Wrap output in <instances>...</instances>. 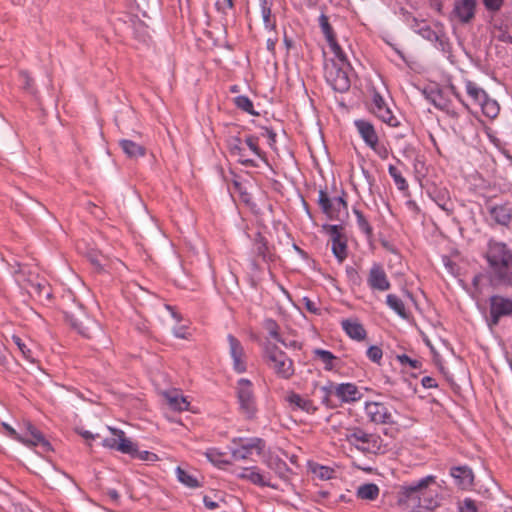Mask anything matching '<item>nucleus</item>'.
Listing matches in <instances>:
<instances>
[{
	"instance_id": "nucleus-62",
	"label": "nucleus",
	"mask_w": 512,
	"mask_h": 512,
	"mask_svg": "<svg viewBox=\"0 0 512 512\" xmlns=\"http://www.w3.org/2000/svg\"><path fill=\"white\" fill-rule=\"evenodd\" d=\"M421 383L424 388H436L437 383L436 380L430 376H425L422 378Z\"/></svg>"
},
{
	"instance_id": "nucleus-12",
	"label": "nucleus",
	"mask_w": 512,
	"mask_h": 512,
	"mask_svg": "<svg viewBox=\"0 0 512 512\" xmlns=\"http://www.w3.org/2000/svg\"><path fill=\"white\" fill-rule=\"evenodd\" d=\"M370 112L391 127H397L399 125L398 119L393 115V112L377 91L373 92Z\"/></svg>"
},
{
	"instance_id": "nucleus-45",
	"label": "nucleus",
	"mask_w": 512,
	"mask_h": 512,
	"mask_svg": "<svg viewBox=\"0 0 512 512\" xmlns=\"http://www.w3.org/2000/svg\"><path fill=\"white\" fill-rule=\"evenodd\" d=\"M388 172L389 175L393 178L394 183L399 190H406L408 188L407 181L395 166L389 165Z\"/></svg>"
},
{
	"instance_id": "nucleus-32",
	"label": "nucleus",
	"mask_w": 512,
	"mask_h": 512,
	"mask_svg": "<svg viewBox=\"0 0 512 512\" xmlns=\"http://www.w3.org/2000/svg\"><path fill=\"white\" fill-rule=\"evenodd\" d=\"M466 91L469 97L474 101L475 104L479 105L481 102L486 100L488 96L484 89L479 87L476 83L468 80L466 81Z\"/></svg>"
},
{
	"instance_id": "nucleus-6",
	"label": "nucleus",
	"mask_w": 512,
	"mask_h": 512,
	"mask_svg": "<svg viewBox=\"0 0 512 512\" xmlns=\"http://www.w3.org/2000/svg\"><path fill=\"white\" fill-rule=\"evenodd\" d=\"M232 444L230 453L236 461L252 459L254 455L260 456L265 448V441L259 437L233 438Z\"/></svg>"
},
{
	"instance_id": "nucleus-9",
	"label": "nucleus",
	"mask_w": 512,
	"mask_h": 512,
	"mask_svg": "<svg viewBox=\"0 0 512 512\" xmlns=\"http://www.w3.org/2000/svg\"><path fill=\"white\" fill-rule=\"evenodd\" d=\"M322 229L330 237L333 254L340 262H342L348 255V239L345 234L344 226L324 224Z\"/></svg>"
},
{
	"instance_id": "nucleus-53",
	"label": "nucleus",
	"mask_w": 512,
	"mask_h": 512,
	"mask_svg": "<svg viewBox=\"0 0 512 512\" xmlns=\"http://www.w3.org/2000/svg\"><path fill=\"white\" fill-rule=\"evenodd\" d=\"M397 360L402 365H409L413 369H419L422 366V362L417 359H412L406 354L397 355Z\"/></svg>"
},
{
	"instance_id": "nucleus-13",
	"label": "nucleus",
	"mask_w": 512,
	"mask_h": 512,
	"mask_svg": "<svg viewBox=\"0 0 512 512\" xmlns=\"http://www.w3.org/2000/svg\"><path fill=\"white\" fill-rule=\"evenodd\" d=\"M26 430L22 433L21 443L27 446H38L43 452L52 450L51 444L45 439L44 435L33 424L27 422L25 424Z\"/></svg>"
},
{
	"instance_id": "nucleus-29",
	"label": "nucleus",
	"mask_w": 512,
	"mask_h": 512,
	"mask_svg": "<svg viewBox=\"0 0 512 512\" xmlns=\"http://www.w3.org/2000/svg\"><path fill=\"white\" fill-rule=\"evenodd\" d=\"M353 214L356 217L358 229L364 234L367 240H372L374 238V231L369 219L356 207H353Z\"/></svg>"
},
{
	"instance_id": "nucleus-1",
	"label": "nucleus",
	"mask_w": 512,
	"mask_h": 512,
	"mask_svg": "<svg viewBox=\"0 0 512 512\" xmlns=\"http://www.w3.org/2000/svg\"><path fill=\"white\" fill-rule=\"evenodd\" d=\"M488 262L489 274L480 273L473 277V285L478 288L488 282L493 286H512V251L503 242L490 240L484 255Z\"/></svg>"
},
{
	"instance_id": "nucleus-36",
	"label": "nucleus",
	"mask_w": 512,
	"mask_h": 512,
	"mask_svg": "<svg viewBox=\"0 0 512 512\" xmlns=\"http://www.w3.org/2000/svg\"><path fill=\"white\" fill-rule=\"evenodd\" d=\"M387 305L393 309L400 317L406 319L408 317V314L405 309V305L403 301L394 294H389L387 296Z\"/></svg>"
},
{
	"instance_id": "nucleus-26",
	"label": "nucleus",
	"mask_w": 512,
	"mask_h": 512,
	"mask_svg": "<svg viewBox=\"0 0 512 512\" xmlns=\"http://www.w3.org/2000/svg\"><path fill=\"white\" fill-rule=\"evenodd\" d=\"M230 153L238 157V161L246 167H256L254 160L245 157V149L241 145V139L234 137L229 144Z\"/></svg>"
},
{
	"instance_id": "nucleus-50",
	"label": "nucleus",
	"mask_w": 512,
	"mask_h": 512,
	"mask_svg": "<svg viewBox=\"0 0 512 512\" xmlns=\"http://www.w3.org/2000/svg\"><path fill=\"white\" fill-rule=\"evenodd\" d=\"M245 143L249 147V149L258 157L264 158V153L259 148V139L257 136L248 135L245 138Z\"/></svg>"
},
{
	"instance_id": "nucleus-40",
	"label": "nucleus",
	"mask_w": 512,
	"mask_h": 512,
	"mask_svg": "<svg viewBox=\"0 0 512 512\" xmlns=\"http://www.w3.org/2000/svg\"><path fill=\"white\" fill-rule=\"evenodd\" d=\"M176 475L178 480L189 488H197L200 486L199 481L181 467H177Z\"/></svg>"
},
{
	"instance_id": "nucleus-20",
	"label": "nucleus",
	"mask_w": 512,
	"mask_h": 512,
	"mask_svg": "<svg viewBox=\"0 0 512 512\" xmlns=\"http://www.w3.org/2000/svg\"><path fill=\"white\" fill-rule=\"evenodd\" d=\"M286 401L294 411L301 410L306 413L313 414L317 410V407L314 405L312 400L302 397L300 394L295 392H289L286 396Z\"/></svg>"
},
{
	"instance_id": "nucleus-42",
	"label": "nucleus",
	"mask_w": 512,
	"mask_h": 512,
	"mask_svg": "<svg viewBox=\"0 0 512 512\" xmlns=\"http://www.w3.org/2000/svg\"><path fill=\"white\" fill-rule=\"evenodd\" d=\"M334 388L335 383L329 382L328 385L322 386L320 388L322 392V403L326 405L327 407L334 408L337 406L336 403L333 402L332 396H334Z\"/></svg>"
},
{
	"instance_id": "nucleus-64",
	"label": "nucleus",
	"mask_w": 512,
	"mask_h": 512,
	"mask_svg": "<svg viewBox=\"0 0 512 512\" xmlns=\"http://www.w3.org/2000/svg\"><path fill=\"white\" fill-rule=\"evenodd\" d=\"M422 35L429 40L438 39L437 33L431 30L429 27L422 29Z\"/></svg>"
},
{
	"instance_id": "nucleus-38",
	"label": "nucleus",
	"mask_w": 512,
	"mask_h": 512,
	"mask_svg": "<svg viewBox=\"0 0 512 512\" xmlns=\"http://www.w3.org/2000/svg\"><path fill=\"white\" fill-rule=\"evenodd\" d=\"M204 455L215 466L221 467L222 465L230 464L229 461L224 459L225 454L216 448L207 449Z\"/></svg>"
},
{
	"instance_id": "nucleus-24",
	"label": "nucleus",
	"mask_w": 512,
	"mask_h": 512,
	"mask_svg": "<svg viewBox=\"0 0 512 512\" xmlns=\"http://www.w3.org/2000/svg\"><path fill=\"white\" fill-rule=\"evenodd\" d=\"M488 212L495 223L508 226L512 220V208L506 204L488 207Z\"/></svg>"
},
{
	"instance_id": "nucleus-61",
	"label": "nucleus",
	"mask_w": 512,
	"mask_h": 512,
	"mask_svg": "<svg viewBox=\"0 0 512 512\" xmlns=\"http://www.w3.org/2000/svg\"><path fill=\"white\" fill-rule=\"evenodd\" d=\"M264 133L263 136H266L269 140V145L272 147L276 143V133L267 127H264Z\"/></svg>"
},
{
	"instance_id": "nucleus-58",
	"label": "nucleus",
	"mask_w": 512,
	"mask_h": 512,
	"mask_svg": "<svg viewBox=\"0 0 512 512\" xmlns=\"http://www.w3.org/2000/svg\"><path fill=\"white\" fill-rule=\"evenodd\" d=\"M3 428L5 429L6 433L13 439L17 441H21L22 434H19L14 428H12L7 423H2Z\"/></svg>"
},
{
	"instance_id": "nucleus-31",
	"label": "nucleus",
	"mask_w": 512,
	"mask_h": 512,
	"mask_svg": "<svg viewBox=\"0 0 512 512\" xmlns=\"http://www.w3.org/2000/svg\"><path fill=\"white\" fill-rule=\"evenodd\" d=\"M379 487L374 483H366L357 488L356 496L361 500L374 501L379 496Z\"/></svg>"
},
{
	"instance_id": "nucleus-23",
	"label": "nucleus",
	"mask_w": 512,
	"mask_h": 512,
	"mask_svg": "<svg viewBox=\"0 0 512 512\" xmlns=\"http://www.w3.org/2000/svg\"><path fill=\"white\" fill-rule=\"evenodd\" d=\"M367 282L371 288H389L386 273L381 264L374 263L369 271Z\"/></svg>"
},
{
	"instance_id": "nucleus-44",
	"label": "nucleus",
	"mask_w": 512,
	"mask_h": 512,
	"mask_svg": "<svg viewBox=\"0 0 512 512\" xmlns=\"http://www.w3.org/2000/svg\"><path fill=\"white\" fill-rule=\"evenodd\" d=\"M12 341L18 347L19 351L21 352V354L23 355V357L26 360H28L30 362L35 361L32 350L28 347V345L19 336L13 335Z\"/></svg>"
},
{
	"instance_id": "nucleus-39",
	"label": "nucleus",
	"mask_w": 512,
	"mask_h": 512,
	"mask_svg": "<svg viewBox=\"0 0 512 512\" xmlns=\"http://www.w3.org/2000/svg\"><path fill=\"white\" fill-rule=\"evenodd\" d=\"M234 104L238 109H240L250 115H253V116L259 115V113L254 110L253 102L247 96L240 95V96L235 97Z\"/></svg>"
},
{
	"instance_id": "nucleus-17",
	"label": "nucleus",
	"mask_w": 512,
	"mask_h": 512,
	"mask_svg": "<svg viewBox=\"0 0 512 512\" xmlns=\"http://www.w3.org/2000/svg\"><path fill=\"white\" fill-rule=\"evenodd\" d=\"M427 99L439 110L445 111L453 118L458 117L457 111L454 109L452 102L441 89L431 90L427 94Z\"/></svg>"
},
{
	"instance_id": "nucleus-47",
	"label": "nucleus",
	"mask_w": 512,
	"mask_h": 512,
	"mask_svg": "<svg viewBox=\"0 0 512 512\" xmlns=\"http://www.w3.org/2000/svg\"><path fill=\"white\" fill-rule=\"evenodd\" d=\"M319 26L321 28L322 33L324 34L327 41L333 40L336 38L334 30L329 23V19L325 14H321L319 17Z\"/></svg>"
},
{
	"instance_id": "nucleus-21",
	"label": "nucleus",
	"mask_w": 512,
	"mask_h": 512,
	"mask_svg": "<svg viewBox=\"0 0 512 512\" xmlns=\"http://www.w3.org/2000/svg\"><path fill=\"white\" fill-rule=\"evenodd\" d=\"M354 125L360 137L368 147L372 146V144H376V141L379 140L375 127L369 121L358 119L354 121Z\"/></svg>"
},
{
	"instance_id": "nucleus-5",
	"label": "nucleus",
	"mask_w": 512,
	"mask_h": 512,
	"mask_svg": "<svg viewBox=\"0 0 512 512\" xmlns=\"http://www.w3.org/2000/svg\"><path fill=\"white\" fill-rule=\"evenodd\" d=\"M486 322L490 328L497 326L502 318L512 317V296L493 294L487 300Z\"/></svg>"
},
{
	"instance_id": "nucleus-52",
	"label": "nucleus",
	"mask_w": 512,
	"mask_h": 512,
	"mask_svg": "<svg viewBox=\"0 0 512 512\" xmlns=\"http://www.w3.org/2000/svg\"><path fill=\"white\" fill-rule=\"evenodd\" d=\"M133 458H138L142 461H156L158 459V456L155 453L149 452V451H139L136 447V452H133L132 454H129Z\"/></svg>"
},
{
	"instance_id": "nucleus-30",
	"label": "nucleus",
	"mask_w": 512,
	"mask_h": 512,
	"mask_svg": "<svg viewBox=\"0 0 512 512\" xmlns=\"http://www.w3.org/2000/svg\"><path fill=\"white\" fill-rule=\"evenodd\" d=\"M442 261L446 273L450 277L457 279L459 285L465 286L464 280L461 278V267L458 264L457 257L443 256Z\"/></svg>"
},
{
	"instance_id": "nucleus-59",
	"label": "nucleus",
	"mask_w": 512,
	"mask_h": 512,
	"mask_svg": "<svg viewBox=\"0 0 512 512\" xmlns=\"http://www.w3.org/2000/svg\"><path fill=\"white\" fill-rule=\"evenodd\" d=\"M460 512H478L475 502L471 499H465Z\"/></svg>"
},
{
	"instance_id": "nucleus-41",
	"label": "nucleus",
	"mask_w": 512,
	"mask_h": 512,
	"mask_svg": "<svg viewBox=\"0 0 512 512\" xmlns=\"http://www.w3.org/2000/svg\"><path fill=\"white\" fill-rule=\"evenodd\" d=\"M479 106L482 109V112L489 118H494L498 115L499 106L496 101L490 99L488 96L486 100L481 102Z\"/></svg>"
},
{
	"instance_id": "nucleus-2",
	"label": "nucleus",
	"mask_w": 512,
	"mask_h": 512,
	"mask_svg": "<svg viewBox=\"0 0 512 512\" xmlns=\"http://www.w3.org/2000/svg\"><path fill=\"white\" fill-rule=\"evenodd\" d=\"M435 483V477L426 476L409 485L402 486L400 501L411 507L433 510L438 506V501L428 493V486Z\"/></svg>"
},
{
	"instance_id": "nucleus-11",
	"label": "nucleus",
	"mask_w": 512,
	"mask_h": 512,
	"mask_svg": "<svg viewBox=\"0 0 512 512\" xmlns=\"http://www.w3.org/2000/svg\"><path fill=\"white\" fill-rule=\"evenodd\" d=\"M108 429L112 433L113 437L105 438L103 440L102 445L104 447L115 449L124 454H132L133 452H136V444L126 438L124 431L113 427H108Z\"/></svg>"
},
{
	"instance_id": "nucleus-55",
	"label": "nucleus",
	"mask_w": 512,
	"mask_h": 512,
	"mask_svg": "<svg viewBox=\"0 0 512 512\" xmlns=\"http://www.w3.org/2000/svg\"><path fill=\"white\" fill-rule=\"evenodd\" d=\"M381 159L385 160L389 156V150L387 147L380 143L379 140L376 141V144H372V146H369Z\"/></svg>"
},
{
	"instance_id": "nucleus-10",
	"label": "nucleus",
	"mask_w": 512,
	"mask_h": 512,
	"mask_svg": "<svg viewBox=\"0 0 512 512\" xmlns=\"http://www.w3.org/2000/svg\"><path fill=\"white\" fill-rule=\"evenodd\" d=\"M364 412L367 419L374 424H393V415L390 409L381 402H366Z\"/></svg>"
},
{
	"instance_id": "nucleus-49",
	"label": "nucleus",
	"mask_w": 512,
	"mask_h": 512,
	"mask_svg": "<svg viewBox=\"0 0 512 512\" xmlns=\"http://www.w3.org/2000/svg\"><path fill=\"white\" fill-rule=\"evenodd\" d=\"M314 475L319 478L320 480H329L334 477L335 470L328 467V466H322L317 465L313 468Z\"/></svg>"
},
{
	"instance_id": "nucleus-25",
	"label": "nucleus",
	"mask_w": 512,
	"mask_h": 512,
	"mask_svg": "<svg viewBox=\"0 0 512 512\" xmlns=\"http://www.w3.org/2000/svg\"><path fill=\"white\" fill-rule=\"evenodd\" d=\"M119 145L126 156L131 159H137L145 156L146 154V148L132 140L122 139L119 141Z\"/></svg>"
},
{
	"instance_id": "nucleus-56",
	"label": "nucleus",
	"mask_w": 512,
	"mask_h": 512,
	"mask_svg": "<svg viewBox=\"0 0 512 512\" xmlns=\"http://www.w3.org/2000/svg\"><path fill=\"white\" fill-rule=\"evenodd\" d=\"M303 302H304V305H305L306 309L310 313L315 314V315H320L321 314V310L318 307L317 302L311 300L308 297H303Z\"/></svg>"
},
{
	"instance_id": "nucleus-7",
	"label": "nucleus",
	"mask_w": 512,
	"mask_h": 512,
	"mask_svg": "<svg viewBox=\"0 0 512 512\" xmlns=\"http://www.w3.org/2000/svg\"><path fill=\"white\" fill-rule=\"evenodd\" d=\"M236 396L239 404V410L246 419H253L257 413L256 397L253 390V384L246 378L237 381Z\"/></svg>"
},
{
	"instance_id": "nucleus-14",
	"label": "nucleus",
	"mask_w": 512,
	"mask_h": 512,
	"mask_svg": "<svg viewBox=\"0 0 512 512\" xmlns=\"http://www.w3.org/2000/svg\"><path fill=\"white\" fill-rule=\"evenodd\" d=\"M477 0H455L452 14L462 24L470 23L476 15Z\"/></svg>"
},
{
	"instance_id": "nucleus-37",
	"label": "nucleus",
	"mask_w": 512,
	"mask_h": 512,
	"mask_svg": "<svg viewBox=\"0 0 512 512\" xmlns=\"http://www.w3.org/2000/svg\"><path fill=\"white\" fill-rule=\"evenodd\" d=\"M253 251L263 260L270 259L267 242L261 234H258L254 240Z\"/></svg>"
},
{
	"instance_id": "nucleus-51",
	"label": "nucleus",
	"mask_w": 512,
	"mask_h": 512,
	"mask_svg": "<svg viewBox=\"0 0 512 512\" xmlns=\"http://www.w3.org/2000/svg\"><path fill=\"white\" fill-rule=\"evenodd\" d=\"M366 354H367V357L369 358V360H371L372 362L377 363V364L380 363L382 356H383L382 349L376 345L370 346L368 348Z\"/></svg>"
},
{
	"instance_id": "nucleus-28",
	"label": "nucleus",
	"mask_w": 512,
	"mask_h": 512,
	"mask_svg": "<svg viewBox=\"0 0 512 512\" xmlns=\"http://www.w3.org/2000/svg\"><path fill=\"white\" fill-rule=\"evenodd\" d=\"M451 476L458 480L459 485L468 487L472 485L474 475L472 470L467 466H458L451 468Z\"/></svg>"
},
{
	"instance_id": "nucleus-35",
	"label": "nucleus",
	"mask_w": 512,
	"mask_h": 512,
	"mask_svg": "<svg viewBox=\"0 0 512 512\" xmlns=\"http://www.w3.org/2000/svg\"><path fill=\"white\" fill-rule=\"evenodd\" d=\"M313 355L324 364L325 370L331 371L334 369V361L337 359V357L330 351L316 348L313 350Z\"/></svg>"
},
{
	"instance_id": "nucleus-54",
	"label": "nucleus",
	"mask_w": 512,
	"mask_h": 512,
	"mask_svg": "<svg viewBox=\"0 0 512 512\" xmlns=\"http://www.w3.org/2000/svg\"><path fill=\"white\" fill-rule=\"evenodd\" d=\"M20 79L23 85V89L26 91L33 93L34 92V80L29 76V74L25 71L20 72Z\"/></svg>"
},
{
	"instance_id": "nucleus-43",
	"label": "nucleus",
	"mask_w": 512,
	"mask_h": 512,
	"mask_svg": "<svg viewBox=\"0 0 512 512\" xmlns=\"http://www.w3.org/2000/svg\"><path fill=\"white\" fill-rule=\"evenodd\" d=\"M327 42H328V44L330 46V49H331L332 53L335 55V57L340 62V64L343 65V66H347L349 68L350 64H349V62L347 60L346 54L344 53V51L342 50V48L338 44L336 38H333V40H329Z\"/></svg>"
},
{
	"instance_id": "nucleus-18",
	"label": "nucleus",
	"mask_w": 512,
	"mask_h": 512,
	"mask_svg": "<svg viewBox=\"0 0 512 512\" xmlns=\"http://www.w3.org/2000/svg\"><path fill=\"white\" fill-rule=\"evenodd\" d=\"M237 477L239 479L249 481L250 483L257 486L271 487L273 489L277 488V486L272 484L256 466L241 469V471L237 474Z\"/></svg>"
},
{
	"instance_id": "nucleus-63",
	"label": "nucleus",
	"mask_w": 512,
	"mask_h": 512,
	"mask_svg": "<svg viewBox=\"0 0 512 512\" xmlns=\"http://www.w3.org/2000/svg\"><path fill=\"white\" fill-rule=\"evenodd\" d=\"M203 503L205 507L209 510H214L219 507V504L216 501H213L210 497L204 496Z\"/></svg>"
},
{
	"instance_id": "nucleus-27",
	"label": "nucleus",
	"mask_w": 512,
	"mask_h": 512,
	"mask_svg": "<svg viewBox=\"0 0 512 512\" xmlns=\"http://www.w3.org/2000/svg\"><path fill=\"white\" fill-rule=\"evenodd\" d=\"M258 4L261 10V15L265 28L268 30H275L276 19L275 16H273L271 13L273 0H258Z\"/></svg>"
},
{
	"instance_id": "nucleus-57",
	"label": "nucleus",
	"mask_w": 512,
	"mask_h": 512,
	"mask_svg": "<svg viewBox=\"0 0 512 512\" xmlns=\"http://www.w3.org/2000/svg\"><path fill=\"white\" fill-rule=\"evenodd\" d=\"M483 3L487 10L498 11L503 5V0H483Z\"/></svg>"
},
{
	"instance_id": "nucleus-46",
	"label": "nucleus",
	"mask_w": 512,
	"mask_h": 512,
	"mask_svg": "<svg viewBox=\"0 0 512 512\" xmlns=\"http://www.w3.org/2000/svg\"><path fill=\"white\" fill-rule=\"evenodd\" d=\"M265 330L269 333V335L276 340L277 342H281L284 344L280 334H279V325L273 319H266L263 323Z\"/></svg>"
},
{
	"instance_id": "nucleus-48",
	"label": "nucleus",
	"mask_w": 512,
	"mask_h": 512,
	"mask_svg": "<svg viewBox=\"0 0 512 512\" xmlns=\"http://www.w3.org/2000/svg\"><path fill=\"white\" fill-rule=\"evenodd\" d=\"M30 296L44 305H51L53 301V293L51 290H33Z\"/></svg>"
},
{
	"instance_id": "nucleus-22",
	"label": "nucleus",
	"mask_w": 512,
	"mask_h": 512,
	"mask_svg": "<svg viewBox=\"0 0 512 512\" xmlns=\"http://www.w3.org/2000/svg\"><path fill=\"white\" fill-rule=\"evenodd\" d=\"M341 327L353 340L363 341L367 336L364 326L357 319H343Z\"/></svg>"
},
{
	"instance_id": "nucleus-19",
	"label": "nucleus",
	"mask_w": 512,
	"mask_h": 512,
	"mask_svg": "<svg viewBox=\"0 0 512 512\" xmlns=\"http://www.w3.org/2000/svg\"><path fill=\"white\" fill-rule=\"evenodd\" d=\"M334 396L341 402H355L362 397V394L355 384L341 383L335 384Z\"/></svg>"
},
{
	"instance_id": "nucleus-4",
	"label": "nucleus",
	"mask_w": 512,
	"mask_h": 512,
	"mask_svg": "<svg viewBox=\"0 0 512 512\" xmlns=\"http://www.w3.org/2000/svg\"><path fill=\"white\" fill-rule=\"evenodd\" d=\"M264 357L269 368H271L279 378L287 380L294 375L293 361L276 345H267Z\"/></svg>"
},
{
	"instance_id": "nucleus-8",
	"label": "nucleus",
	"mask_w": 512,
	"mask_h": 512,
	"mask_svg": "<svg viewBox=\"0 0 512 512\" xmlns=\"http://www.w3.org/2000/svg\"><path fill=\"white\" fill-rule=\"evenodd\" d=\"M346 193L343 191L341 196L331 199L326 191L320 190L318 195V205L322 212L331 220H340L341 212L348 214V204L345 200Z\"/></svg>"
},
{
	"instance_id": "nucleus-3",
	"label": "nucleus",
	"mask_w": 512,
	"mask_h": 512,
	"mask_svg": "<svg viewBox=\"0 0 512 512\" xmlns=\"http://www.w3.org/2000/svg\"><path fill=\"white\" fill-rule=\"evenodd\" d=\"M344 439L365 454H383L387 451V446L378 434L369 433L359 426L346 428Z\"/></svg>"
},
{
	"instance_id": "nucleus-16",
	"label": "nucleus",
	"mask_w": 512,
	"mask_h": 512,
	"mask_svg": "<svg viewBox=\"0 0 512 512\" xmlns=\"http://www.w3.org/2000/svg\"><path fill=\"white\" fill-rule=\"evenodd\" d=\"M227 340L229 342L230 347V355L233 359V367L234 370L238 373H243L246 371V362L244 360V348L240 341L233 336L232 334H229L227 336Z\"/></svg>"
},
{
	"instance_id": "nucleus-33",
	"label": "nucleus",
	"mask_w": 512,
	"mask_h": 512,
	"mask_svg": "<svg viewBox=\"0 0 512 512\" xmlns=\"http://www.w3.org/2000/svg\"><path fill=\"white\" fill-rule=\"evenodd\" d=\"M166 399L169 407L175 411H185L188 410L189 402L185 397L179 395L178 393H168L166 394Z\"/></svg>"
},
{
	"instance_id": "nucleus-60",
	"label": "nucleus",
	"mask_w": 512,
	"mask_h": 512,
	"mask_svg": "<svg viewBox=\"0 0 512 512\" xmlns=\"http://www.w3.org/2000/svg\"><path fill=\"white\" fill-rule=\"evenodd\" d=\"M187 327L185 325L179 326L173 329V334L177 338L187 339L189 334L186 332Z\"/></svg>"
},
{
	"instance_id": "nucleus-15",
	"label": "nucleus",
	"mask_w": 512,
	"mask_h": 512,
	"mask_svg": "<svg viewBox=\"0 0 512 512\" xmlns=\"http://www.w3.org/2000/svg\"><path fill=\"white\" fill-rule=\"evenodd\" d=\"M346 66L341 65L337 67L334 65L327 71V81L330 83L332 88L337 92H346L350 88V79L345 69Z\"/></svg>"
},
{
	"instance_id": "nucleus-34",
	"label": "nucleus",
	"mask_w": 512,
	"mask_h": 512,
	"mask_svg": "<svg viewBox=\"0 0 512 512\" xmlns=\"http://www.w3.org/2000/svg\"><path fill=\"white\" fill-rule=\"evenodd\" d=\"M268 466L279 476V478L283 480H288L290 468L288 467L285 461L281 460L278 457L271 458L269 460Z\"/></svg>"
}]
</instances>
